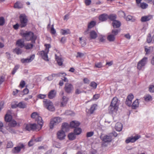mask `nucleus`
Wrapping results in <instances>:
<instances>
[{
    "instance_id": "1",
    "label": "nucleus",
    "mask_w": 154,
    "mask_h": 154,
    "mask_svg": "<svg viewBox=\"0 0 154 154\" xmlns=\"http://www.w3.org/2000/svg\"><path fill=\"white\" fill-rule=\"evenodd\" d=\"M119 100L116 97H115L112 99L110 106L109 109L112 113H116L118 110L119 108Z\"/></svg>"
},
{
    "instance_id": "2",
    "label": "nucleus",
    "mask_w": 154,
    "mask_h": 154,
    "mask_svg": "<svg viewBox=\"0 0 154 154\" xmlns=\"http://www.w3.org/2000/svg\"><path fill=\"white\" fill-rule=\"evenodd\" d=\"M23 37L26 41L31 40L32 43H35L37 37L34 33L31 32H27L23 34Z\"/></svg>"
},
{
    "instance_id": "3",
    "label": "nucleus",
    "mask_w": 154,
    "mask_h": 154,
    "mask_svg": "<svg viewBox=\"0 0 154 154\" xmlns=\"http://www.w3.org/2000/svg\"><path fill=\"white\" fill-rule=\"evenodd\" d=\"M45 46L46 48L45 50L40 51L39 54L43 59L45 61H48V54L49 51V49L51 47V46L50 44H45Z\"/></svg>"
},
{
    "instance_id": "4",
    "label": "nucleus",
    "mask_w": 154,
    "mask_h": 154,
    "mask_svg": "<svg viewBox=\"0 0 154 154\" xmlns=\"http://www.w3.org/2000/svg\"><path fill=\"white\" fill-rule=\"evenodd\" d=\"M62 119L59 117H56L52 119L51 120L50 127L52 129L54 126L58 124L62 121Z\"/></svg>"
},
{
    "instance_id": "5",
    "label": "nucleus",
    "mask_w": 154,
    "mask_h": 154,
    "mask_svg": "<svg viewBox=\"0 0 154 154\" xmlns=\"http://www.w3.org/2000/svg\"><path fill=\"white\" fill-rule=\"evenodd\" d=\"M44 106L49 110L53 111L55 110V108L53 103L49 100L46 99L44 100L43 101Z\"/></svg>"
},
{
    "instance_id": "6",
    "label": "nucleus",
    "mask_w": 154,
    "mask_h": 154,
    "mask_svg": "<svg viewBox=\"0 0 154 154\" xmlns=\"http://www.w3.org/2000/svg\"><path fill=\"white\" fill-rule=\"evenodd\" d=\"M38 125L34 123L31 124H25L24 125V129L25 131H35L38 130Z\"/></svg>"
},
{
    "instance_id": "7",
    "label": "nucleus",
    "mask_w": 154,
    "mask_h": 154,
    "mask_svg": "<svg viewBox=\"0 0 154 154\" xmlns=\"http://www.w3.org/2000/svg\"><path fill=\"white\" fill-rule=\"evenodd\" d=\"M147 58L144 57L140 61L137 65V68L139 70H141L144 67L147 63Z\"/></svg>"
},
{
    "instance_id": "8",
    "label": "nucleus",
    "mask_w": 154,
    "mask_h": 154,
    "mask_svg": "<svg viewBox=\"0 0 154 154\" xmlns=\"http://www.w3.org/2000/svg\"><path fill=\"white\" fill-rule=\"evenodd\" d=\"M20 26L21 27H25L26 25L27 22V20L26 16L23 14L20 15Z\"/></svg>"
},
{
    "instance_id": "9",
    "label": "nucleus",
    "mask_w": 154,
    "mask_h": 154,
    "mask_svg": "<svg viewBox=\"0 0 154 154\" xmlns=\"http://www.w3.org/2000/svg\"><path fill=\"white\" fill-rule=\"evenodd\" d=\"M25 148V145L22 143H20L18 146L14 148L12 150V153H18L20 152L22 149Z\"/></svg>"
},
{
    "instance_id": "10",
    "label": "nucleus",
    "mask_w": 154,
    "mask_h": 154,
    "mask_svg": "<svg viewBox=\"0 0 154 154\" xmlns=\"http://www.w3.org/2000/svg\"><path fill=\"white\" fill-rule=\"evenodd\" d=\"M73 89V86L72 84L69 83H67L65 84L64 90L66 93H71Z\"/></svg>"
},
{
    "instance_id": "11",
    "label": "nucleus",
    "mask_w": 154,
    "mask_h": 154,
    "mask_svg": "<svg viewBox=\"0 0 154 154\" xmlns=\"http://www.w3.org/2000/svg\"><path fill=\"white\" fill-rule=\"evenodd\" d=\"M57 138L60 140L65 139L66 135L65 132L62 130L58 131L57 133Z\"/></svg>"
},
{
    "instance_id": "12",
    "label": "nucleus",
    "mask_w": 154,
    "mask_h": 154,
    "mask_svg": "<svg viewBox=\"0 0 154 154\" xmlns=\"http://www.w3.org/2000/svg\"><path fill=\"white\" fill-rule=\"evenodd\" d=\"M35 55L34 54H32L30 55L29 57H27L26 58H22L21 59L20 61L23 63H28L31 62L34 59Z\"/></svg>"
},
{
    "instance_id": "13",
    "label": "nucleus",
    "mask_w": 154,
    "mask_h": 154,
    "mask_svg": "<svg viewBox=\"0 0 154 154\" xmlns=\"http://www.w3.org/2000/svg\"><path fill=\"white\" fill-rule=\"evenodd\" d=\"M140 137V136L139 135H136L134 137L131 136L128 137L126 140L125 142L127 143H128L130 142L133 143L135 142Z\"/></svg>"
},
{
    "instance_id": "14",
    "label": "nucleus",
    "mask_w": 154,
    "mask_h": 154,
    "mask_svg": "<svg viewBox=\"0 0 154 154\" xmlns=\"http://www.w3.org/2000/svg\"><path fill=\"white\" fill-rule=\"evenodd\" d=\"M100 138L104 143H109L112 140L111 137L110 135H105L103 137L101 136Z\"/></svg>"
},
{
    "instance_id": "15",
    "label": "nucleus",
    "mask_w": 154,
    "mask_h": 154,
    "mask_svg": "<svg viewBox=\"0 0 154 154\" xmlns=\"http://www.w3.org/2000/svg\"><path fill=\"white\" fill-rule=\"evenodd\" d=\"M152 18V16L151 15L144 16L142 17L141 20L142 22H145L150 20Z\"/></svg>"
},
{
    "instance_id": "16",
    "label": "nucleus",
    "mask_w": 154,
    "mask_h": 154,
    "mask_svg": "<svg viewBox=\"0 0 154 154\" xmlns=\"http://www.w3.org/2000/svg\"><path fill=\"white\" fill-rule=\"evenodd\" d=\"M108 18V15L106 14H103L100 15L99 17V20L101 21L106 20Z\"/></svg>"
},
{
    "instance_id": "17",
    "label": "nucleus",
    "mask_w": 154,
    "mask_h": 154,
    "mask_svg": "<svg viewBox=\"0 0 154 154\" xmlns=\"http://www.w3.org/2000/svg\"><path fill=\"white\" fill-rule=\"evenodd\" d=\"M35 121L37 122L38 124L40 126V128L38 129V131H39L41 129L43 125V121L42 120V117L40 116L35 119Z\"/></svg>"
},
{
    "instance_id": "18",
    "label": "nucleus",
    "mask_w": 154,
    "mask_h": 154,
    "mask_svg": "<svg viewBox=\"0 0 154 154\" xmlns=\"http://www.w3.org/2000/svg\"><path fill=\"white\" fill-rule=\"evenodd\" d=\"M55 58L56 61L59 66H61L63 64V60L61 56H57V54H55Z\"/></svg>"
},
{
    "instance_id": "19",
    "label": "nucleus",
    "mask_w": 154,
    "mask_h": 154,
    "mask_svg": "<svg viewBox=\"0 0 154 154\" xmlns=\"http://www.w3.org/2000/svg\"><path fill=\"white\" fill-rule=\"evenodd\" d=\"M56 92L55 90H53L50 91L48 95V98L50 99H52L56 95Z\"/></svg>"
},
{
    "instance_id": "20",
    "label": "nucleus",
    "mask_w": 154,
    "mask_h": 154,
    "mask_svg": "<svg viewBox=\"0 0 154 154\" xmlns=\"http://www.w3.org/2000/svg\"><path fill=\"white\" fill-rule=\"evenodd\" d=\"M69 125L67 123H64L62 124V129L63 131H67L69 130Z\"/></svg>"
},
{
    "instance_id": "21",
    "label": "nucleus",
    "mask_w": 154,
    "mask_h": 154,
    "mask_svg": "<svg viewBox=\"0 0 154 154\" xmlns=\"http://www.w3.org/2000/svg\"><path fill=\"white\" fill-rule=\"evenodd\" d=\"M115 129L116 131H120L122 128V125L121 123L120 122L117 123L115 126Z\"/></svg>"
},
{
    "instance_id": "22",
    "label": "nucleus",
    "mask_w": 154,
    "mask_h": 154,
    "mask_svg": "<svg viewBox=\"0 0 154 154\" xmlns=\"http://www.w3.org/2000/svg\"><path fill=\"white\" fill-rule=\"evenodd\" d=\"M68 98L66 96H64L62 98V101L61 102V106H66L68 101Z\"/></svg>"
},
{
    "instance_id": "23",
    "label": "nucleus",
    "mask_w": 154,
    "mask_h": 154,
    "mask_svg": "<svg viewBox=\"0 0 154 154\" xmlns=\"http://www.w3.org/2000/svg\"><path fill=\"white\" fill-rule=\"evenodd\" d=\"M16 45L19 47L22 48L24 47V41L22 39H19L16 42Z\"/></svg>"
},
{
    "instance_id": "24",
    "label": "nucleus",
    "mask_w": 154,
    "mask_h": 154,
    "mask_svg": "<svg viewBox=\"0 0 154 154\" xmlns=\"http://www.w3.org/2000/svg\"><path fill=\"white\" fill-rule=\"evenodd\" d=\"M80 123L77 121H72L70 123V126L72 128H75L79 125Z\"/></svg>"
},
{
    "instance_id": "25",
    "label": "nucleus",
    "mask_w": 154,
    "mask_h": 154,
    "mask_svg": "<svg viewBox=\"0 0 154 154\" xmlns=\"http://www.w3.org/2000/svg\"><path fill=\"white\" fill-rule=\"evenodd\" d=\"M34 43H27L24 46V48L25 49L27 50H31L33 48L34 45Z\"/></svg>"
},
{
    "instance_id": "26",
    "label": "nucleus",
    "mask_w": 154,
    "mask_h": 154,
    "mask_svg": "<svg viewBox=\"0 0 154 154\" xmlns=\"http://www.w3.org/2000/svg\"><path fill=\"white\" fill-rule=\"evenodd\" d=\"M23 7V5L22 3L20 1H17L14 4V8H15L19 9Z\"/></svg>"
},
{
    "instance_id": "27",
    "label": "nucleus",
    "mask_w": 154,
    "mask_h": 154,
    "mask_svg": "<svg viewBox=\"0 0 154 154\" xmlns=\"http://www.w3.org/2000/svg\"><path fill=\"white\" fill-rule=\"evenodd\" d=\"M90 38L92 39H95L97 36V33L94 30L91 31L90 32Z\"/></svg>"
},
{
    "instance_id": "28",
    "label": "nucleus",
    "mask_w": 154,
    "mask_h": 154,
    "mask_svg": "<svg viewBox=\"0 0 154 154\" xmlns=\"http://www.w3.org/2000/svg\"><path fill=\"white\" fill-rule=\"evenodd\" d=\"M112 26L115 28H117L119 27L121 25V23L118 20H115L112 23Z\"/></svg>"
},
{
    "instance_id": "29",
    "label": "nucleus",
    "mask_w": 154,
    "mask_h": 154,
    "mask_svg": "<svg viewBox=\"0 0 154 154\" xmlns=\"http://www.w3.org/2000/svg\"><path fill=\"white\" fill-rule=\"evenodd\" d=\"M139 103L138 99H136L133 103L132 105V108L133 109H136L139 106Z\"/></svg>"
},
{
    "instance_id": "30",
    "label": "nucleus",
    "mask_w": 154,
    "mask_h": 154,
    "mask_svg": "<svg viewBox=\"0 0 154 154\" xmlns=\"http://www.w3.org/2000/svg\"><path fill=\"white\" fill-rule=\"evenodd\" d=\"M5 119L6 122H9L11 121L12 116L11 115L6 114L5 116Z\"/></svg>"
},
{
    "instance_id": "31",
    "label": "nucleus",
    "mask_w": 154,
    "mask_h": 154,
    "mask_svg": "<svg viewBox=\"0 0 154 154\" xmlns=\"http://www.w3.org/2000/svg\"><path fill=\"white\" fill-rule=\"evenodd\" d=\"M53 77H58L61 76V75H63V76H66V74L64 72H61L57 74H52Z\"/></svg>"
},
{
    "instance_id": "32",
    "label": "nucleus",
    "mask_w": 154,
    "mask_h": 154,
    "mask_svg": "<svg viewBox=\"0 0 154 154\" xmlns=\"http://www.w3.org/2000/svg\"><path fill=\"white\" fill-rule=\"evenodd\" d=\"M16 122L14 120H12L9 122L8 126L11 127H14L17 125Z\"/></svg>"
},
{
    "instance_id": "33",
    "label": "nucleus",
    "mask_w": 154,
    "mask_h": 154,
    "mask_svg": "<svg viewBox=\"0 0 154 154\" xmlns=\"http://www.w3.org/2000/svg\"><path fill=\"white\" fill-rule=\"evenodd\" d=\"M97 107V105L96 104H94L91 106L89 110L91 114L93 113L94 111L96 110Z\"/></svg>"
},
{
    "instance_id": "34",
    "label": "nucleus",
    "mask_w": 154,
    "mask_h": 154,
    "mask_svg": "<svg viewBox=\"0 0 154 154\" xmlns=\"http://www.w3.org/2000/svg\"><path fill=\"white\" fill-rule=\"evenodd\" d=\"M60 32L62 35H65L70 34V32L69 29H61L60 30Z\"/></svg>"
},
{
    "instance_id": "35",
    "label": "nucleus",
    "mask_w": 154,
    "mask_h": 154,
    "mask_svg": "<svg viewBox=\"0 0 154 154\" xmlns=\"http://www.w3.org/2000/svg\"><path fill=\"white\" fill-rule=\"evenodd\" d=\"M68 137L70 140H73L75 138V134L73 133H71L68 134Z\"/></svg>"
},
{
    "instance_id": "36",
    "label": "nucleus",
    "mask_w": 154,
    "mask_h": 154,
    "mask_svg": "<svg viewBox=\"0 0 154 154\" xmlns=\"http://www.w3.org/2000/svg\"><path fill=\"white\" fill-rule=\"evenodd\" d=\"M116 16L114 14H111L109 16L108 15V18L110 20L112 21L113 22L116 20Z\"/></svg>"
},
{
    "instance_id": "37",
    "label": "nucleus",
    "mask_w": 154,
    "mask_h": 154,
    "mask_svg": "<svg viewBox=\"0 0 154 154\" xmlns=\"http://www.w3.org/2000/svg\"><path fill=\"white\" fill-rule=\"evenodd\" d=\"M13 52L19 55L21 54L22 51L21 49L18 48H16L14 50Z\"/></svg>"
},
{
    "instance_id": "38",
    "label": "nucleus",
    "mask_w": 154,
    "mask_h": 154,
    "mask_svg": "<svg viewBox=\"0 0 154 154\" xmlns=\"http://www.w3.org/2000/svg\"><path fill=\"white\" fill-rule=\"evenodd\" d=\"M26 104L23 102H20L18 104L17 106L20 108L23 109L26 107Z\"/></svg>"
},
{
    "instance_id": "39",
    "label": "nucleus",
    "mask_w": 154,
    "mask_h": 154,
    "mask_svg": "<svg viewBox=\"0 0 154 154\" xmlns=\"http://www.w3.org/2000/svg\"><path fill=\"white\" fill-rule=\"evenodd\" d=\"M107 38L109 41L113 42L115 40V37L114 35L111 34L108 35Z\"/></svg>"
},
{
    "instance_id": "40",
    "label": "nucleus",
    "mask_w": 154,
    "mask_h": 154,
    "mask_svg": "<svg viewBox=\"0 0 154 154\" xmlns=\"http://www.w3.org/2000/svg\"><path fill=\"white\" fill-rule=\"evenodd\" d=\"M82 132L81 129L79 128H75L74 130V133L75 134L79 135Z\"/></svg>"
},
{
    "instance_id": "41",
    "label": "nucleus",
    "mask_w": 154,
    "mask_h": 154,
    "mask_svg": "<svg viewBox=\"0 0 154 154\" xmlns=\"http://www.w3.org/2000/svg\"><path fill=\"white\" fill-rule=\"evenodd\" d=\"M80 42L82 47H84L86 45L85 41V39H82V37H80L79 38Z\"/></svg>"
},
{
    "instance_id": "42",
    "label": "nucleus",
    "mask_w": 154,
    "mask_h": 154,
    "mask_svg": "<svg viewBox=\"0 0 154 154\" xmlns=\"http://www.w3.org/2000/svg\"><path fill=\"white\" fill-rule=\"evenodd\" d=\"M145 100L146 101H149L152 100V96L149 94L145 95L144 97Z\"/></svg>"
},
{
    "instance_id": "43",
    "label": "nucleus",
    "mask_w": 154,
    "mask_h": 154,
    "mask_svg": "<svg viewBox=\"0 0 154 154\" xmlns=\"http://www.w3.org/2000/svg\"><path fill=\"white\" fill-rule=\"evenodd\" d=\"M39 116L37 112H35L32 113L31 115V117L33 119H36Z\"/></svg>"
},
{
    "instance_id": "44",
    "label": "nucleus",
    "mask_w": 154,
    "mask_h": 154,
    "mask_svg": "<svg viewBox=\"0 0 154 154\" xmlns=\"http://www.w3.org/2000/svg\"><path fill=\"white\" fill-rule=\"evenodd\" d=\"M95 24V22L94 21H91L88 25V28H91L93 27Z\"/></svg>"
},
{
    "instance_id": "45",
    "label": "nucleus",
    "mask_w": 154,
    "mask_h": 154,
    "mask_svg": "<svg viewBox=\"0 0 154 154\" xmlns=\"http://www.w3.org/2000/svg\"><path fill=\"white\" fill-rule=\"evenodd\" d=\"M65 114L67 115L71 116H74V113L72 111L69 110H67L65 112Z\"/></svg>"
},
{
    "instance_id": "46",
    "label": "nucleus",
    "mask_w": 154,
    "mask_h": 154,
    "mask_svg": "<svg viewBox=\"0 0 154 154\" xmlns=\"http://www.w3.org/2000/svg\"><path fill=\"white\" fill-rule=\"evenodd\" d=\"M90 85L93 89H94L96 88L97 86V84L95 82H91L90 84Z\"/></svg>"
},
{
    "instance_id": "47",
    "label": "nucleus",
    "mask_w": 154,
    "mask_h": 154,
    "mask_svg": "<svg viewBox=\"0 0 154 154\" xmlns=\"http://www.w3.org/2000/svg\"><path fill=\"white\" fill-rule=\"evenodd\" d=\"M148 5L145 3H142L140 4V7L143 9H146L148 7Z\"/></svg>"
},
{
    "instance_id": "48",
    "label": "nucleus",
    "mask_w": 154,
    "mask_h": 154,
    "mask_svg": "<svg viewBox=\"0 0 154 154\" xmlns=\"http://www.w3.org/2000/svg\"><path fill=\"white\" fill-rule=\"evenodd\" d=\"M13 146V144L11 141H9L8 142L7 145V148H11Z\"/></svg>"
},
{
    "instance_id": "49",
    "label": "nucleus",
    "mask_w": 154,
    "mask_h": 154,
    "mask_svg": "<svg viewBox=\"0 0 154 154\" xmlns=\"http://www.w3.org/2000/svg\"><path fill=\"white\" fill-rule=\"evenodd\" d=\"M5 20L3 17H0V26H2L5 23Z\"/></svg>"
},
{
    "instance_id": "50",
    "label": "nucleus",
    "mask_w": 154,
    "mask_h": 154,
    "mask_svg": "<svg viewBox=\"0 0 154 154\" xmlns=\"http://www.w3.org/2000/svg\"><path fill=\"white\" fill-rule=\"evenodd\" d=\"M119 32V30L117 29H114L112 31V33L114 36L117 35Z\"/></svg>"
},
{
    "instance_id": "51",
    "label": "nucleus",
    "mask_w": 154,
    "mask_h": 154,
    "mask_svg": "<svg viewBox=\"0 0 154 154\" xmlns=\"http://www.w3.org/2000/svg\"><path fill=\"white\" fill-rule=\"evenodd\" d=\"M149 90L151 93L154 92V86L153 85H150L149 87Z\"/></svg>"
},
{
    "instance_id": "52",
    "label": "nucleus",
    "mask_w": 154,
    "mask_h": 154,
    "mask_svg": "<svg viewBox=\"0 0 154 154\" xmlns=\"http://www.w3.org/2000/svg\"><path fill=\"white\" fill-rule=\"evenodd\" d=\"M152 41L151 35L149 34L147 38V42L148 43H150Z\"/></svg>"
},
{
    "instance_id": "53",
    "label": "nucleus",
    "mask_w": 154,
    "mask_h": 154,
    "mask_svg": "<svg viewBox=\"0 0 154 154\" xmlns=\"http://www.w3.org/2000/svg\"><path fill=\"white\" fill-rule=\"evenodd\" d=\"M133 98L134 96L132 94H131L128 96L126 99L132 101Z\"/></svg>"
},
{
    "instance_id": "54",
    "label": "nucleus",
    "mask_w": 154,
    "mask_h": 154,
    "mask_svg": "<svg viewBox=\"0 0 154 154\" xmlns=\"http://www.w3.org/2000/svg\"><path fill=\"white\" fill-rule=\"evenodd\" d=\"M12 127H10L8 126L7 127V129L11 133H14V130L12 129Z\"/></svg>"
},
{
    "instance_id": "55",
    "label": "nucleus",
    "mask_w": 154,
    "mask_h": 154,
    "mask_svg": "<svg viewBox=\"0 0 154 154\" xmlns=\"http://www.w3.org/2000/svg\"><path fill=\"white\" fill-rule=\"evenodd\" d=\"M45 94H39L38 96V97L40 99H43L46 97Z\"/></svg>"
},
{
    "instance_id": "56",
    "label": "nucleus",
    "mask_w": 154,
    "mask_h": 154,
    "mask_svg": "<svg viewBox=\"0 0 154 154\" xmlns=\"http://www.w3.org/2000/svg\"><path fill=\"white\" fill-rule=\"evenodd\" d=\"M51 32L53 34H54L56 32V30L54 28V25H52L51 30Z\"/></svg>"
},
{
    "instance_id": "57",
    "label": "nucleus",
    "mask_w": 154,
    "mask_h": 154,
    "mask_svg": "<svg viewBox=\"0 0 154 154\" xmlns=\"http://www.w3.org/2000/svg\"><path fill=\"white\" fill-rule=\"evenodd\" d=\"M25 85V82L24 81L22 80L21 81L20 84V86L22 88H23Z\"/></svg>"
},
{
    "instance_id": "58",
    "label": "nucleus",
    "mask_w": 154,
    "mask_h": 154,
    "mask_svg": "<svg viewBox=\"0 0 154 154\" xmlns=\"http://www.w3.org/2000/svg\"><path fill=\"white\" fill-rule=\"evenodd\" d=\"M34 140H31L28 143V145L29 146H32L34 143Z\"/></svg>"
},
{
    "instance_id": "59",
    "label": "nucleus",
    "mask_w": 154,
    "mask_h": 154,
    "mask_svg": "<svg viewBox=\"0 0 154 154\" xmlns=\"http://www.w3.org/2000/svg\"><path fill=\"white\" fill-rule=\"evenodd\" d=\"M5 80V77L3 75H0V84H2V83Z\"/></svg>"
},
{
    "instance_id": "60",
    "label": "nucleus",
    "mask_w": 154,
    "mask_h": 154,
    "mask_svg": "<svg viewBox=\"0 0 154 154\" xmlns=\"http://www.w3.org/2000/svg\"><path fill=\"white\" fill-rule=\"evenodd\" d=\"M95 66L97 68H101L102 67V64L101 63L99 62L96 63L95 64Z\"/></svg>"
},
{
    "instance_id": "61",
    "label": "nucleus",
    "mask_w": 154,
    "mask_h": 154,
    "mask_svg": "<svg viewBox=\"0 0 154 154\" xmlns=\"http://www.w3.org/2000/svg\"><path fill=\"white\" fill-rule=\"evenodd\" d=\"M94 133L93 132H88L87 133L86 136L87 137H90L93 135Z\"/></svg>"
},
{
    "instance_id": "62",
    "label": "nucleus",
    "mask_w": 154,
    "mask_h": 154,
    "mask_svg": "<svg viewBox=\"0 0 154 154\" xmlns=\"http://www.w3.org/2000/svg\"><path fill=\"white\" fill-rule=\"evenodd\" d=\"M132 103V101H130V100H126L125 103L126 105L129 106H130L131 105V103Z\"/></svg>"
},
{
    "instance_id": "63",
    "label": "nucleus",
    "mask_w": 154,
    "mask_h": 154,
    "mask_svg": "<svg viewBox=\"0 0 154 154\" xmlns=\"http://www.w3.org/2000/svg\"><path fill=\"white\" fill-rule=\"evenodd\" d=\"M3 126V123L2 122H0V131L4 133V132L2 130Z\"/></svg>"
},
{
    "instance_id": "64",
    "label": "nucleus",
    "mask_w": 154,
    "mask_h": 154,
    "mask_svg": "<svg viewBox=\"0 0 154 154\" xmlns=\"http://www.w3.org/2000/svg\"><path fill=\"white\" fill-rule=\"evenodd\" d=\"M42 137H38L37 138L35 139L34 140V141H35L36 142H40L42 140Z\"/></svg>"
}]
</instances>
